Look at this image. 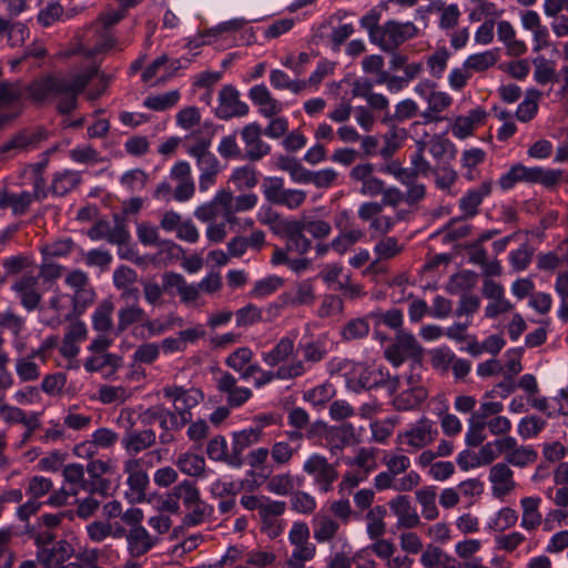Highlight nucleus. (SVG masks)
<instances>
[{
	"label": "nucleus",
	"mask_w": 568,
	"mask_h": 568,
	"mask_svg": "<svg viewBox=\"0 0 568 568\" xmlns=\"http://www.w3.org/2000/svg\"><path fill=\"white\" fill-rule=\"evenodd\" d=\"M318 276L329 288L337 291L345 277H349L351 274L342 265L331 263L324 266Z\"/></svg>",
	"instance_id": "obj_56"
},
{
	"label": "nucleus",
	"mask_w": 568,
	"mask_h": 568,
	"mask_svg": "<svg viewBox=\"0 0 568 568\" xmlns=\"http://www.w3.org/2000/svg\"><path fill=\"white\" fill-rule=\"evenodd\" d=\"M325 440L331 454L337 456L344 447L357 442L355 427L351 423L332 427L327 430Z\"/></svg>",
	"instance_id": "obj_22"
},
{
	"label": "nucleus",
	"mask_w": 568,
	"mask_h": 568,
	"mask_svg": "<svg viewBox=\"0 0 568 568\" xmlns=\"http://www.w3.org/2000/svg\"><path fill=\"white\" fill-rule=\"evenodd\" d=\"M274 234L285 237L287 250L294 251L298 255L306 254L311 247V240L304 234V215L300 219L283 217Z\"/></svg>",
	"instance_id": "obj_9"
},
{
	"label": "nucleus",
	"mask_w": 568,
	"mask_h": 568,
	"mask_svg": "<svg viewBox=\"0 0 568 568\" xmlns=\"http://www.w3.org/2000/svg\"><path fill=\"white\" fill-rule=\"evenodd\" d=\"M283 284V278L277 275L266 276L255 282L251 291V296L254 298H264L276 292Z\"/></svg>",
	"instance_id": "obj_60"
},
{
	"label": "nucleus",
	"mask_w": 568,
	"mask_h": 568,
	"mask_svg": "<svg viewBox=\"0 0 568 568\" xmlns=\"http://www.w3.org/2000/svg\"><path fill=\"white\" fill-rule=\"evenodd\" d=\"M415 497L425 519L435 520L439 516V510L436 506V488L434 486H425L416 490Z\"/></svg>",
	"instance_id": "obj_39"
},
{
	"label": "nucleus",
	"mask_w": 568,
	"mask_h": 568,
	"mask_svg": "<svg viewBox=\"0 0 568 568\" xmlns=\"http://www.w3.org/2000/svg\"><path fill=\"white\" fill-rule=\"evenodd\" d=\"M10 108L11 112L7 114L16 118L22 109L19 90L8 83H0V109Z\"/></svg>",
	"instance_id": "obj_49"
},
{
	"label": "nucleus",
	"mask_w": 568,
	"mask_h": 568,
	"mask_svg": "<svg viewBox=\"0 0 568 568\" xmlns=\"http://www.w3.org/2000/svg\"><path fill=\"white\" fill-rule=\"evenodd\" d=\"M245 156L250 161H258L271 152V146L262 140V128L257 122H251L241 130Z\"/></svg>",
	"instance_id": "obj_12"
},
{
	"label": "nucleus",
	"mask_w": 568,
	"mask_h": 568,
	"mask_svg": "<svg viewBox=\"0 0 568 568\" xmlns=\"http://www.w3.org/2000/svg\"><path fill=\"white\" fill-rule=\"evenodd\" d=\"M344 312L343 300L334 294H326L322 297L317 308V316L321 318L339 320Z\"/></svg>",
	"instance_id": "obj_50"
},
{
	"label": "nucleus",
	"mask_w": 568,
	"mask_h": 568,
	"mask_svg": "<svg viewBox=\"0 0 568 568\" xmlns=\"http://www.w3.org/2000/svg\"><path fill=\"white\" fill-rule=\"evenodd\" d=\"M89 236L93 241L106 240L111 244H122L129 239L123 221H100L89 230Z\"/></svg>",
	"instance_id": "obj_18"
},
{
	"label": "nucleus",
	"mask_w": 568,
	"mask_h": 568,
	"mask_svg": "<svg viewBox=\"0 0 568 568\" xmlns=\"http://www.w3.org/2000/svg\"><path fill=\"white\" fill-rule=\"evenodd\" d=\"M303 471L313 479L314 486L321 494L331 491L338 478L335 464L329 463L325 456L318 453H313L306 458Z\"/></svg>",
	"instance_id": "obj_7"
},
{
	"label": "nucleus",
	"mask_w": 568,
	"mask_h": 568,
	"mask_svg": "<svg viewBox=\"0 0 568 568\" xmlns=\"http://www.w3.org/2000/svg\"><path fill=\"white\" fill-rule=\"evenodd\" d=\"M328 371L332 375L344 377L347 388L354 393H359L377 384L371 381L372 372L364 364L347 358L331 359Z\"/></svg>",
	"instance_id": "obj_5"
},
{
	"label": "nucleus",
	"mask_w": 568,
	"mask_h": 568,
	"mask_svg": "<svg viewBox=\"0 0 568 568\" xmlns=\"http://www.w3.org/2000/svg\"><path fill=\"white\" fill-rule=\"evenodd\" d=\"M146 315L138 303L121 307L118 312L116 333L124 332L130 325L143 322Z\"/></svg>",
	"instance_id": "obj_47"
},
{
	"label": "nucleus",
	"mask_w": 568,
	"mask_h": 568,
	"mask_svg": "<svg viewBox=\"0 0 568 568\" xmlns=\"http://www.w3.org/2000/svg\"><path fill=\"white\" fill-rule=\"evenodd\" d=\"M247 95L263 118L280 115L284 110V103L275 99L265 84L253 85Z\"/></svg>",
	"instance_id": "obj_16"
},
{
	"label": "nucleus",
	"mask_w": 568,
	"mask_h": 568,
	"mask_svg": "<svg viewBox=\"0 0 568 568\" xmlns=\"http://www.w3.org/2000/svg\"><path fill=\"white\" fill-rule=\"evenodd\" d=\"M430 363L434 369L447 374L454 362L455 353L447 346H440L429 352Z\"/></svg>",
	"instance_id": "obj_58"
},
{
	"label": "nucleus",
	"mask_w": 568,
	"mask_h": 568,
	"mask_svg": "<svg viewBox=\"0 0 568 568\" xmlns=\"http://www.w3.org/2000/svg\"><path fill=\"white\" fill-rule=\"evenodd\" d=\"M438 436L435 423L426 416L409 424L396 435V444L408 453L423 450L430 446Z\"/></svg>",
	"instance_id": "obj_3"
},
{
	"label": "nucleus",
	"mask_w": 568,
	"mask_h": 568,
	"mask_svg": "<svg viewBox=\"0 0 568 568\" xmlns=\"http://www.w3.org/2000/svg\"><path fill=\"white\" fill-rule=\"evenodd\" d=\"M229 181L240 191L251 190L257 185L258 176L254 168L242 165L232 170Z\"/></svg>",
	"instance_id": "obj_43"
},
{
	"label": "nucleus",
	"mask_w": 568,
	"mask_h": 568,
	"mask_svg": "<svg viewBox=\"0 0 568 568\" xmlns=\"http://www.w3.org/2000/svg\"><path fill=\"white\" fill-rule=\"evenodd\" d=\"M69 158L79 164L95 165L102 161L99 152L89 144L78 145L69 151Z\"/></svg>",
	"instance_id": "obj_61"
},
{
	"label": "nucleus",
	"mask_w": 568,
	"mask_h": 568,
	"mask_svg": "<svg viewBox=\"0 0 568 568\" xmlns=\"http://www.w3.org/2000/svg\"><path fill=\"white\" fill-rule=\"evenodd\" d=\"M114 304L110 298L103 300L92 313V327L94 331L106 334L113 329Z\"/></svg>",
	"instance_id": "obj_36"
},
{
	"label": "nucleus",
	"mask_w": 568,
	"mask_h": 568,
	"mask_svg": "<svg viewBox=\"0 0 568 568\" xmlns=\"http://www.w3.org/2000/svg\"><path fill=\"white\" fill-rule=\"evenodd\" d=\"M38 356H32V352L28 355H21L16 359V373L19 379L23 383L33 382L40 377V368L36 359Z\"/></svg>",
	"instance_id": "obj_42"
},
{
	"label": "nucleus",
	"mask_w": 568,
	"mask_h": 568,
	"mask_svg": "<svg viewBox=\"0 0 568 568\" xmlns=\"http://www.w3.org/2000/svg\"><path fill=\"white\" fill-rule=\"evenodd\" d=\"M247 23V20L244 18H234L229 21H224L216 27L205 31L204 33L199 34V37L189 41V47L199 48L204 44L211 43L210 38L216 37L223 32H232L242 29Z\"/></svg>",
	"instance_id": "obj_35"
},
{
	"label": "nucleus",
	"mask_w": 568,
	"mask_h": 568,
	"mask_svg": "<svg viewBox=\"0 0 568 568\" xmlns=\"http://www.w3.org/2000/svg\"><path fill=\"white\" fill-rule=\"evenodd\" d=\"M42 139H44L42 132H20L0 146V153L9 156L16 155L34 148Z\"/></svg>",
	"instance_id": "obj_28"
},
{
	"label": "nucleus",
	"mask_w": 568,
	"mask_h": 568,
	"mask_svg": "<svg viewBox=\"0 0 568 568\" xmlns=\"http://www.w3.org/2000/svg\"><path fill=\"white\" fill-rule=\"evenodd\" d=\"M314 539L320 544L333 540L339 529L337 520L325 514H317L312 519Z\"/></svg>",
	"instance_id": "obj_32"
},
{
	"label": "nucleus",
	"mask_w": 568,
	"mask_h": 568,
	"mask_svg": "<svg viewBox=\"0 0 568 568\" xmlns=\"http://www.w3.org/2000/svg\"><path fill=\"white\" fill-rule=\"evenodd\" d=\"M261 438L258 429H254L252 426L233 433L232 450L239 463L244 450L260 443Z\"/></svg>",
	"instance_id": "obj_38"
},
{
	"label": "nucleus",
	"mask_w": 568,
	"mask_h": 568,
	"mask_svg": "<svg viewBox=\"0 0 568 568\" xmlns=\"http://www.w3.org/2000/svg\"><path fill=\"white\" fill-rule=\"evenodd\" d=\"M175 465L181 473L191 477H200L205 470L204 457L192 452L180 454L175 460Z\"/></svg>",
	"instance_id": "obj_37"
},
{
	"label": "nucleus",
	"mask_w": 568,
	"mask_h": 568,
	"mask_svg": "<svg viewBox=\"0 0 568 568\" xmlns=\"http://www.w3.org/2000/svg\"><path fill=\"white\" fill-rule=\"evenodd\" d=\"M212 201L213 204H215L219 214L224 217L226 223L234 224L237 221L236 215H234V195L230 190H219Z\"/></svg>",
	"instance_id": "obj_45"
},
{
	"label": "nucleus",
	"mask_w": 568,
	"mask_h": 568,
	"mask_svg": "<svg viewBox=\"0 0 568 568\" xmlns=\"http://www.w3.org/2000/svg\"><path fill=\"white\" fill-rule=\"evenodd\" d=\"M131 392L123 386L103 385L98 390V399L103 404L123 403Z\"/></svg>",
	"instance_id": "obj_63"
},
{
	"label": "nucleus",
	"mask_w": 568,
	"mask_h": 568,
	"mask_svg": "<svg viewBox=\"0 0 568 568\" xmlns=\"http://www.w3.org/2000/svg\"><path fill=\"white\" fill-rule=\"evenodd\" d=\"M364 236L361 229L352 227L348 231H342L331 241V247L339 255L348 252Z\"/></svg>",
	"instance_id": "obj_46"
},
{
	"label": "nucleus",
	"mask_w": 568,
	"mask_h": 568,
	"mask_svg": "<svg viewBox=\"0 0 568 568\" xmlns=\"http://www.w3.org/2000/svg\"><path fill=\"white\" fill-rule=\"evenodd\" d=\"M345 463L348 466L357 467L358 471L366 476L377 467L375 450L367 447L359 448L356 455L353 458L346 459Z\"/></svg>",
	"instance_id": "obj_51"
},
{
	"label": "nucleus",
	"mask_w": 568,
	"mask_h": 568,
	"mask_svg": "<svg viewBox=\"0 0 568 568\" xmlns=\"http://www.w3.org/2000/svg\"><path fill=\"white\" fill-rule=\"evenodd\" d=\"M214 112L221 120H231L233 118L246 116L250 112V106L241 100L237 89L232 85H224L219 92L217 105Z\"/></svg>",
	"instance_id": "obj_10"
},
{
	"label": "nucleus",
	"mask_w": 568,
	"mask_h": 568,
	"mask_svg": "<svg viewBox=\"0 0 568 568\" xmlns=\"http://www.w3.org/2000/svg\"><path fill=\"white\" fill-rule=\"evenodd\" d=\"M450 53L447 49L442 48L429 54L426 59V67L429 75L434 79H442L447 65Z\"/></svg>",
	"instance_id": "obj_54"
},
{
	"label": "nucleus",
	"mask_w": 568,
	"mask_h": 568,
	"mask_svg": "<svg viewBox=\"0 0 568 568\" xmlns=\"http://www.w3.org/2000/svg\"><path fill=\"white\" fill-rule=\"evenodd\" d=\"M42 189L43 182L39 179L36 181L33 194L28 192H22L20 194H7L0 199V207L11 206L16 214H21L31 204L33 197L40 196Z\"/></svg>",
	"instance_id": "obj_34"
},
{
	"label": "nucleus",
	"mask_w": 568,
	"mask_h": 568,
	"mask_svg": "<svg viewBox=\"0 0 568 568\" xmlns=\"http://www.w3.org/2000/svg\"><path fill=\"white\" fill-rule=\"evenodd\" d=\"M300 446H292L290 443L275 442L270 449L271 458L276 467L286 466L291 463L293 456L297 453Z\"/></svg>",
	"instance_id": "obj_57"
},
{
	"label": "nucleus",
	"mask_w": 568,
	"mask_h": 568,
	"mask_svg": "<svg viewBox=\"0 0 568 568\" xmlns=\"http://www.w3.org/2000/svg\"><path fill=\"white\" fill-rule=\"evenodd\" d=\"M307 372L306 365L302 359H294L291 365L278 367L276 371H262L254 379V386L261 388L275 379L290 381L304 375Z\"/></svg>",
	"instance_id": "obj_19"
},
{
	"label": "nucleus",
	"mask_w": 568,
	"mask_h": 568,
	"mask_svg": "<svg viewBox=\"0 0 568 568\" xmlns=\"http://www.w3.org/2000/svg\"><path fill=\"white\" fill-rule=\"evenodd\" d=\"M284 180L278 176H267L262 183V192L266 201L277 204L285 192Z\"/></svg>",
	"instance_id": "obj_64"
},
{
	"label": "nucleus",
	"mask_w": 568,
	"mask_h": 568,
	"mask_svg": "<svg viewBox=\"0 0 568 568\" xmlns=\"http://www.w3.org/2000/svg\"><path fill=\"white\" fill-rule=\"evenodd\" d=\"M163 397L169 399L174 412L179 414L181 424H189L191 420V409L197 406L204 398L201 389L195 387L185 388L179 385H166L162 389Z\"/></svg>",
	"instance_id": "obj_8"
},
{
	"label": "nucleus",
	"mask_w": 568,
	"mask_h": 568,
	"mask_svg": "<svg viewBox=\"0 0 568 568\" xmlns=\"http://www.w3.org/2000/svg\"><path fill=\"white\" fill-rule=\"evenodd\" d=\"M295 334L283 336L278 342L267 352L261 354L263 363L268 367H283L291 365L294 359H298L295 354Z\"/></svg>",
	"instance_id": "obj_11"
},
{
	"label": "nucleus",
	"mask_w": 568,
	"mask_h": 568,
	"mask_svg": "<svg viewBox=\"0 0 568 568\" xmlns=\"http://www.w3.org/2000/svg\"><path fill=\"white\" fill-rule=\"evenodd\" d=\"M304 232L311 234L314 239L323 240L329 236L332 226L329 222L318 219L315 215L303 213Z\"/></svg>",
	"instance_id": "obj_59"
},
{
	"label": "nucleus",
	"mask_w": 568,
	"mask_h": 568,
	"mask_svg": "<svg viewBox=\"0 0 568 568\" xmlns=\"http://www.w3.org/2000/svg\"><path fill=\"white\" fill-rule=\"evenodd\" d=\"M428 396L425 387H407L393 400L394 406L398 410H410L423 403Z\"/></svg>",
	"instance_id": "obj_40"
},
{
	"label": "nucleus",
	"mask_w": 568,
	"mask_h": 568,
	"mask_svg": "<svg viewBox=\"0 0 568 568\" xmlns=\"http://www.w3.org/2000/svg\"><path fill=\"white\" fill-rule=\"evenodd\" d=\"M541 498L527 496L520 499L521 521L520 526L526 530H534L542 523V515L539 510Z\"/></svg>",
	"instance_id": "obj_30"
},
{
	"label": "nucleus",
	"mask_w": 568,
	"mask_h": 568,
	"mask_svg": "<svg viewBox=\"0 0 568 568\" xmlns=\"http://www.w3.org/2000/svg\"><path fill=\"white\" fill-rule=\"evenodd\" d=\"M170 178L175 182L174 200L184 202L194 195L195 184L189 162L178 161L170 170Z\"/></svg>",
	"instance_id": "obj_14"
},
{
	"label": "nucleus",
	"mask_w": 568,
	"mask_h": 568,
	"mask_svg": "<svg viewBox=\"0 0 568 568\" xmlns=\"http://www.w3.org/2000/svg\"><path fill=\"white\" fill-rule=\"evenodd\" d=\"M287 537L293 549L286 565L288 568H303L316 555V546L311 541L310 527L304 521H294Z\"/></svg>",
	"instance_id": "obj_6"
},
{
	"label": "nucleus",
	"mask_w": 568,
	"mask_h": 568,
	"mask_svg": "<svg viewBox=\"0 0 568 568\" xmlns=\"http://www.w3.org/2000/svg\"><path fill=\"white\" fill-rule=\"evenodd\" d=\"M499 59V50L491 49L468 55L464 63L470 72H484L494 67Z\"/></svg>",
	"instance_id": "obj_41"
},
{
	"label": "nucleus",
	"mask_w": 568,
	"mask_h": 568,
	"mask_svg": "<svg viewBox=\"0 0 568 568\" xmlns=\"http://www.w3.org/2000/svg\"><path fill=\"white\" fill-rule=\"evenodd\" d=\"M12 288L26 310L33 311L38 307L41 301V293L38 290V276L26 274L13 284Z\"/></svg>",
	"instance_id": "obj_20"
},
{
	"label": "nucleus",
	"mask_w": 568,
	"mask_h": 568,
	"mask_svg": "<svg viewBox=\"0 0 568 568\" xmlns=\"http://www.w3.org/2000/svg\"><path fill=\"white\" fill-rule=\"evenodd\" d=\"M81 175L73 170L58 172L52 180V191L57 195H64L79 185Z\"/></svg>",
	"instance_id": "obj_48"
},
{
	"label": "nucleus",
	"mask_w": 568,
	"mask_h": 568,
	"mask_svg": "<svg viewBox=\"0 0 568 568\" xmlns=\"http://www.w3.org/2000/svg\"><path fill=\"white\" fill-rule=\"evenodd\" d=\"M488 480L490 483L491 495L498 499L508 496L516 488L514 471L506 463L495 464L489 470Z\"/></svg>",
	"instance_id": "obj_17"
},
{
	"label": "nucleus",
	"mask_w": 568,
	"mask_h": 568,
	"mask_svg": "<svg viewBox=\"0 0 568 568\" xmlns=\"http://www.w3.org/2000/svg\"><path fill=\"white\" fill-rule=\"evenodd\" d=\"M486 112L480 108L468 111L466 115L457 116L452 124V133L459 140H464L474 133V130L483 124Z\"/></svg>",
	"instance_id": "obj_27"
},
{
	"label": "nucleus",
	"mask_w": 568,
	"mask_h": 568,
	"mask_svg": "<svg viewBox=\"0 0 568 568\" xmlns=\"http://www.w3.org/2000/svg\"><path fill=\"white\" fill-rule=\"evenodd\" d=\"M164 282L168 286L176 290L181 303L185 305H195L200 297L201 291L197 284L187 283L185 278L178 273H168L164 275Z\"/></svg>",
	"instance_id": "obj_25"
},
{
	"label": "nucleus",
	"mask_w": 568,
	"mask_h": 568,
	"mask_svg": "<svg viewBox=\"0 0 568 568\" xmlns=\"http://www.w3.org/2000/svg\"><path fill=\"white\" fill-rule=\"evenodd\" d=\"M126 550L132 558H138L149 552L156 544L150 532L143 527H131L126 535Z\"/></svg>",
	"instance_id": "obj_21"
},
{
	"label": "nucleus",
	"mask_w": 568,
	"mask_h": 568,
	"mask_svg": "<svg viewBox=\"0 0 568 568\" xmlns=\"http://www.w3.org/2000/svg\"><path fill=\"white\" fill-rule=\"evenodd\" d=\"M282 298L284 304L293 307L311 305L316 298L314 284L311 280L301 281Z\"/></svg>",
	"instance_id": "obj_29"
},
{
	"label": "nucleus",
	"mask_w": 568,
	"mask_h": 568,
	"mask_svg": "<svg viewBox=\"0 0 568 568\" xmlns=\"http://www.w3.org/2000/svg\"><path fill=\"white\" fill-rule=\"evenodd\" d=\"M404 245L394 236H383L373 247L375 260L369 268H375L377 263L388 261L402 253Z\"/></svg>",
	"instance_id": "obj_33"
},
{
	"label": "nucleus",
	"mask_w": 568,
	"mask_h": 568,
	"mask_svg": "<svg viewBox=\"0 0 568 568\" xmlns=\"http://www.w3.org/2000/svg\"><path fill=\"white\" fill-rule=\"evenodd\" d=\"M493 182L486 180L477 187L470 189L459 200V207L465 219L473 217L477 214L479 205L484 199L491 192Z\"/></svg>",
	"instance_id": "obj_24"
},
{
	"label": "nucleus",
	"mask_w": 568,
	"mask_h": 568,
	"mask_svg": "<svg viewBox=\"0 0 568 568\" xmlns=\"http://www.w3.org/2000/svg\"><path fill=\"white\" fill-rule=\"evenodd\" d=\"M388 507L397 519L398 529H413L420 525V517L408 496H395L388 501Z\"/></svg>",
	"instance_id": "obj_15"
},
{
	"label": "nucleus",
	"mask_w": 568,
	"mask_h": 568,
	"mask_svg": "<svg viewBox=\"0 0 568 568\" xmlns=\"http://www.w3.org/2000/svg\"><path fill=\"white\" fill-rule=\"evenodd\" d=\"M270 83L274 89L290 90L295 94H298L306 87V82L292 80L288 74L280 69H274L270 72Z\"/></svg>",
	"instance_id": "obj_53"
},
{
	"label": "nucleus",
	"mask_w": 568,
	"mask_h": 568,
	"mask_svg": "<svg viewBox=\"0 0 568 568\" xmlns=\"http://www.w3.org/2000/svg\"><path fill=\"white\" fill-rule=\"evenodd\" d=\"M195 164L200 172L199 190L206 192L216 183L217 175L222 171V165L214 153L195 160Z\"/></svg>",
	"instance_id": "obj_26"
},
{
	"label": "nucleus",
	"mask_w": 568,
	"mask_h": 568,
	"mask_svg": "<svg viewBox=\"0 0 568 568\" xmlns=\"http://www.w3.org/2000/svg\"><path fill=\"white\" fill-rule=\"evenodd\" d=\"M122 18L123 13L115 10H109L100 14L97 21L85 31L77 51L87 57H95L111 50L115 45V40L109 28Z\"/></svg>",
	"instance_id": "obj_2"
},
{
	"label": "nucleus",
	"mask_w": 568,
	"mask_h": 568,
	"mask_svg": "<svg viewBox=\"0 0 568 568\" xmlns=\"http://www.w3.org/2000/svg\"><path fill=\"white\" fill-rule=\"evenodd\" d=\"M87 372H100L104 368H110L105 377H111L122 366V357L113 353L93 354L88 357L83 363Z\"/></svg>",
	"instance_id": "obj_31"
},
{
	"label": "nucleus",
	"mask_w": 568,
	"mask_h": 568,
	"mask_svg": "<svg viewBox=\"0 0 568 568\" xmlns=\"http://www.w3.org/2000/svg\"><path fill=\"white\" fill-rule=\"evenodd\" d=\"M155 440L156 434L153 429H129L123 435L121 444L129 455L134 456L150 448Z\"/></svg>",
	"instance_id": "obj_23"
},
{
	"label": "nucleus",
	"mask_w": 568,
	"mask_h": 568,
	"mask_svg": "<svg viewBox=\"0 0 568 568\" xmlns=\"http://www.w3.org/2000/svg\"><path fill=\"white\" fill-rule=\"evenodd\" d=\"M180 100V92L172 90L158 95H149L145 98L143 105L154 111H165L174 106Z\"/></svg>",
	"instance_id": "obj_55"
},
{
	"label": "nucleus",
	"mask_w": 568,
	"mask_h": 568,
	"mask_svg": "<svg viewBox=\"0 0 568 568\" xmlns=\"http://www.w3.org/2000/svg\"><path fill=\"white\" fill-rule=\"evenodd\" d=\"M97 75L98 68L94 64L69 75L49 74L31 82L27 93L36 102L58 98V110L61 113H70L78 105L79 94Z\"/></svg>",
	"instance_id": "obj_1"
},
{
	"label": "nucleus",
	"mask_w": 568,
	"mask_h": 568,
	"mask_svg": "<svg viewBox=\"0 0 568 568\" xmlns=\"http://www.w3.org/2000/svg\"><path fill=\"white\" fill-rule=\"evenodd\" d=\"M417 29L412 22L387 21L382 27H371L369 39L383 51H393L406 40L413 38Z\"/></svg>",
	"instance_id": "obj_4"
},
{
	"label": "nucleus",
	"mask_w": 568,
	"mask_h": 568,
	"mask_svg": "<svg viewBox=\"0 0 568 568\" xmlns=\"http://www.w3.org/2000/svg\"><path fill=\"white\" fill-rule=\"evenodd\" d=\"M386 515V509L383 506H376L371 509L366 515L367 526L366 532L371 539L381 538L385 531V523L384 517Z\"/></svg>",
	"instance_id": "obj_52"
},
{
	"label": "nucleus",
	"mask_w": 568,
	"mask_h": 568,
	"mask_svg": "<svg viewBox=\"0 0 568 568\" xmlns=\"http://www.w3.org/2000/svg\"><path fill=\"white\" fill-rule=\"evenodd\" d=\"M375 165L359 163L352 168L349 178L353 182L361 183L359 193L364 196L375 197L382 194L384 182L374 175Z\"/></svg>",
	"instance_id": "obj_13"
},
{
	"label": "nucleus",
	"mask_w": 568,
	"mask_h": 568,
	"mask_svg": "<svg viewBox=\"0 0 568 568\" xmlns=\"http://www.w3.org/2000/svg\"><path fill=\"white\" fill-rule=\"evenodd\" d=\"M383 463L386 469L392 473L395 477L404 474L410 467V459L402 452H392L385 454Z\"/></svg>",
	"instance_id": "obj_62"
},
{
	"label": "nucleus",
	"mask_w": 568,
	"mask_h": 568,
	"mask_svg": "<svg viewBox=\"0 0 568 568\" xmlns=\"http://www.w3.org/2000/svg\"><path fill=\"white\" fill-rule=\"evenodd\" d=\"M145 414L149 415L151 419L158 420L162 429L179 430L185 426L181 424L179 414L162 406L151 407Z\"/></svg>",
	"instance_id": "obj_44"
}]
</instances>
